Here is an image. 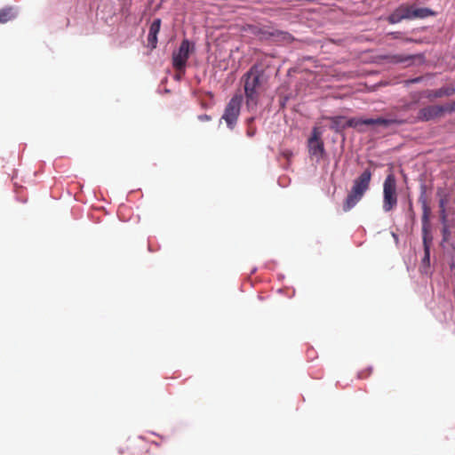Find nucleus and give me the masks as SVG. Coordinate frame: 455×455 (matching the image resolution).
<instances>
[{
	"mask_svg": "<svg viewBox=\"0 0 455 455\" xmlns=\"http://www.w3.org/2000/svg\"><path fill=\"white\" fill-rule=\"evenodd\" d=\"M284 156H285L287 158H289V157H291V152H286V153H284Z\"/></svg>",
	"mask_w": 455,
	"mask_h": 455,
	"instance_id": "24",
	"label": "nucleus"
},
{
	"mask_svg": "<svg viewBox=\"0 0 455 455\" xmlns=\"http://www.w3.org/2000/svg\"><path fill=\"white\" fill-rule=\"evenodd\" d=\"M197 118H198V120H200L201 122H209V121H211V120H212V116H209V115H206V114H204V115H200V116H198V117H197Z\"/></svg>",
	"mask_w": 455,
	"mask_h": 455,
	"instance_id": "21",
	"label": "nucleus"
},
{
	"mask_svg": "<svg viewBox=\"0 0 455 455\" xmlns=\"http://www.w3.org/2000/svg\"><path fill=\"white\" fill-rule=\"evenodd\" d=\"M435 12L429 8H416L414 5L401 4L387 18V20L390 24L399 23L403 20L422 19Z\"/></svg>",
	"mask_w": 455,
	"mask_h": 455,
	"instance_id": "4",
	"label": "nucleus"
},
{
	"mask_svg": "<svg viewBox=\"0 0 455 455\" xmlns=\"http://www.w3.org/2000/svg\"><path fill=\"white\" fill-rule=\"evenodd\" d=\"M443 241L448 242L451 236V230L448 225H443L442 228Z\"/></svg>",
	"mask_w": 455,
	"mask_h": 455,
	"instance_id": "17",
	"label": "nucleus"
},
{
	"mask_svg": "<svg viewBox=\"0 0 455 455\" xmlns=\"http://www.w3.org/2000/svg\"><path fill=\"white\" fill-rule=\"evenodd\" d=\"M372 177V172L367 168L353 181V185L347 194L344 204L343 211L348 212L354 208L369 190Z\"/></svg>",
	"mask_w": 455,
	"mask_h": 455,
	"instance_id": "2",
	"label": "nucleus"
},
{
	"mask_svg": "<svg viewBox=\"0 0 455 455\" xmlns=\"http://www.w3.org/2000/svg\"><path fill=\"white\" fill-rule=\"evenodd\" d=\"M455 94V86L449 85L443 86L436 90L427 92V97L430 100L438 99L443 97H450Z\"/></svg>",
	"mask_w": 455,
	"mask_h": 455,
	"instance_id": "13",
	"label": "nucleus"
},
{
	"mask_svg": "<svg viewBox=\"0 0 455 455\" xmlns=\"http://www.w3.org/2000/svg\"><path fill=\"white\" fill-rule=\"evenodd\" d=\"M247 108H254L259 103V97L267 89V76L264 68L253 65L242 77Z\"/></svg>",
	"mask_w": 455,
	"mask_h": 455,
	"instance_id": "1",
	"label": "nucleus"
},
{
	"mask_svg": "<svg viewBox=\"0 0 455 455\" xmlns=\"http://www.w3.org/2000/svg\"><path fill=\"white\" fill-rule=\"evenodd\" d=\"M248 136L251 137L255 134V129L249 128L247 131Z\"/></svg>",
	"mask_w": 455,
	"mask_h": 455,
	"instance_id": "22",
	"label": "nucleus"
},
{
	"mask_svg": "<svg viewBox=\"0 0 455 455\" xmlns=\"http://www.w3.org/2000/svg\"><path fill=\"white\" fill-rule=\"evenodd\" d=\"M398 203L396 179L393 172L387 175L383 183V204L385 212L393 211Z\"/></svg>",
	"mask_w": 455,
	"mask_h": 455,
	"instance_id": "5",
	"label": "nucleus"
},
{
	"mask_svg": "<svg viewBox=\"0 0 455 455\" xmlns=\"http://www.w3.org/2000/svg\"><path fill=\"white\" fill-rule=\"evenodd\" d=\"M390 62L392 63H407L411 65L414 59L413 55H405V54H395L388 57Z\"/></svg>",
	"mask_w": 455,
	"mask_h": 455,
	"instance_id": "15",
	"label": "nucleus"
},
{
	"mask_svg": "<svg viewBox=\"0 0 455 455\" xmlns=\"http://www.w3.org/2000/svg\"><path fill=\"white\" fill-rule=\"evenodd\" d=\"M440 220L443 225H447V213L446 210L439 211Z\"/></svg>",
	"mask_w": 455,
	"mask_h": 455,
	"instance_id": "19",
	"label": "nucleus"
},
{
	"mask_svg": "<svg viewBox=\"0 0 455 455\" xmlns=\"http://www.w3.org/2000/svg\"><path fill=\"white\" fill-rule=\"evenodd\" d=\"M404 122L403 120H398L396 118H367V119H361V118H355L352 117L349 118L343 125L342 128L347 127H353V128H359L360 125L365 124V125H382L385 127H387L391 124H403Z\"/></svg>",
	"mask_w": 455,
	"mask_h": 455,
	"instance_id": "9",
	"label": "nucleus"
},
{
	"mask_svg": "<svg viewBox=\"0 0 455 455\" xmlns=\"http://www.w3.org/2000/svg\"><path fill=\"white\" fill-rule=\"evenodd\" d=\"M409 210L411 213V217L414 218L415 217V213H414V211H413V208H412V204L411 202H410V207H409Z\"/></svg>",
	"mask_w": 455,
	"mask_h": 455,
	"instance_id": "23",
	"label": "nucleus"
},
{
	"mask_svg": "<svg viewBox=\"0 0 455 455\" xmlns=\"http://www.w3.org/2000/svg\"><path fill=\"white\" fill-rule=\"evenodd\" d=\"M322 131L319 127H314L310 138L307 140L308 153L317 160L323 158L325 154L324 143L322 140Z\"/></svg>",
	"mask_w": 455,
	"mask_h": 455,
	"instance_id": "10",
	"label": "nucleus"
},
{
	"mask_svg": "<svg viewBox=\"0 0 455 455\" xmlns=\"http://www.w3.org/2000/svg\"><path fill=\"white\" fill-rule=\"evenodd\" d=\"M419 203L421 204L422 208V233H423V244H424V258L422 259L423 263L426 265H429L430 263V243L432 238L429 236L430 227H429V219L431 214V208L429 206L427 195H426V187H421L420 195L419 196Z\"/></svg>",
	"mask_w": 455,
	"mask_h": 455,
	"instance_id": "3",
	"label": "nucleus"
},
{
	"mask_svg": "<svg viewBox=\"0 0 455 455\" xmlns=\"http://www.w3.org/2000/svg\"><path fill=\"white\" fill-rule=\"evenodd\" d=\"M243 101L242 95H235L227 104L224 114L221 119H223L229 129H234L236 124L238 116L240 115L241 105Z\"/></svg>",
	"mask_w": 455,
	"mask_h": 455,
	"instance_id": "8",
	"label": "nucleus"
},
{
	"mask_svg": "<svg viewBox=\"0 0 455 455\" xmlns=\"http://www.w3.org/2000/svg\"><path fill=\"white\" fill-rule=\"evenodd\" d=\"M444 115L442 105H429L419 110L417 119L421 122H428L440 118Z\"/></svg>",
	"mask_w": 455,
	"mask_h": 455,
	"instance_id": "11",
	"label": "nucleus"
},
{
	"mask_svg": "<svg viewBox=\"0 0 455 455\" xmlns=\"http://www.w3.org/2000/svg\"><path fill=\"white\" fill-rule=\"evenodd\" d=\"M343 119H344V117H342V116H335V117L331 118L333 124H335L337 126L340 125L341 127L344 124H341Z\"/></svg>",
	"mask_w": 455,
	"mask_h": 455,
	"instance_id": "20",
	"label": "nucleus"
},
{
	"mask_svg": "<svg viewBox=\"0 0 455 455\" xmlns=\"http://www.w3.org/2000/svg\"><path fill=\"white\" fill-rule=\"evenodd\" d=\"M161 28V20L156 19L150 25L148 36V46L151 50L156 48L157 45V35L160 31Z\"/></svg>",
	"mask_w": 455,
	"mask_h": 455,
	"instance_id": "12",
	"label": "nucleus"
},
{
	"mask_svg": "<svg viewBox=\"0 0 455 455\" xmlns=\"http://www.w3.org/2000/svg\"><path fill=\"white\" fill-rule=\"evenodd\" d=\"M17 17V12L14 7L8 6L0 10V23H6Z\"/></svg>",
	"mask_w": 455,
	"mask_h": 455,
	"instance_id": "14",
	"label": "nucleus"
},
{
	"mask_svg": "<svg viewBox=\"0 0 455 455\" xmlns=\"http://www.w3.org/2000/svg\"><path fill=\"white\" fill-rule=\"evenodd\" d=\"M251 33L260 40L273 39L275 42H291L293 40L292 36L285 31L275 29L269 27H251Z\"/></svg>",
	"mask_w": 455,
	"mask_h": 455,
	"instance_id": "6",
	"label": "nucleus"
},
{
	"mask_svg": "<svg viewBox=\"0 0 455 455\" xmlns=\"http://www.w3.org/2000/svg\"><path fill=\"white\" fill-rule=\"evenodd\" d=\"M437 196H440V199H439L440 211L446 210V204L449 202L448 195L444 194L443 189H438Z\"/></svg>",
	"mask_w": 455,
	"mask_h": 455,
	"instance_id": "16",
	"label": "nucleus"
},
{
	"mask_svg": "<svg viewBox=\"0 0 455 455\" xmlns=\"http://www.w3.org/2000/svg\"><path fill=\"white\" fill-rule=\"evenodd\" d=\"M442 106H443L444 114L445 113L451 114V113L455 112V101H453L451 103H447V104L442 105Z\"/></svg>",
	"mask_w": 455,
	"mask_h": 455,
	"instance_id": "18",
	"label": "nucleus"
},
{
	"mask_svg": "<svg viewBox=\"0 0 455 455\" xmlns=\"http://www.w3.org/2000/svg\"><path fill=\"white\" fill-rule=\"evenodd\" d=\"M195 50L188 39H183L179 49L172 52V66L174 69L183 75L190 52Z\"/></svg>",
	"mask_w": 455,
	"mask_h": 455,
	"instance_id": "7",
	"label": "nucleus"
}]
</instances>
